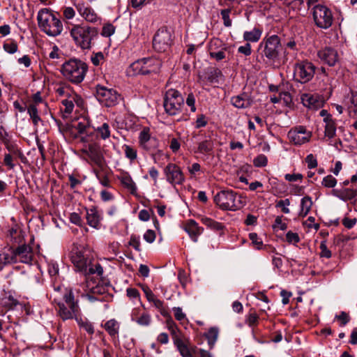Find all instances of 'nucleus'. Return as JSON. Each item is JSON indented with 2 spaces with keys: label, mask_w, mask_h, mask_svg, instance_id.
<instances>
[{
  "label": "nucleus",
  "mask_w": 357,
  "mask_h": 357,
  "mask_svg": "<svg viewBox=\"0 0 357 357\" xmlns=\"http://www.w3.org/2000/svg\"><path fill=\"white\" fill-rule=\"evenodd\" d=\"M96 94L98 100L108 107L116 105L121 100L120 93L116 90L100 84L96 86Z\"/></svg>",
  "instance_id": "11"
},
{
  "label": "nucleus",
  "mask_w": 357,
  "mask_h": 357,
  "mask_svg": "<svg viewBox=\"0 0 357 357\" xmlns=\"http://www.w3.org/2000/svg\"><path fill=\"white\" fill-rule=\"evenodd\" d=\"M75 7L79 14L87 22H95L98 20V15L94 10L84 2H78Z\"/></svg>",
  "instance_id": "19"
},
{
  "label": "nucleus",
  "mask_w": 357,
  "mask_h": 357,
  "mask_svg": "<svg viewBox=\"0 0 357 357\" xmlns=\"http://www.w3.org/2000/svg\"><path fill=\"white\" fill-rule=\"evenodd\" d=\"M0 255L2 259V261H3L5 265L16 263L18 261V259H16L15 249L12 248L11 247L4 249L2 252H0Z\"/></svg>",
  "instance_id": "28"
},
{
  "label": "nucleus",
  "mask_w": 357,
  "mask_h": 357,
  "mask_svg": "<svg viewBox=\"0 0 357 357\" xmlns=\"http://www.w3.org/2000/svg\"><path fill=\"white\" fill-rule=\"evenodd\" d=\"M69 258L77 272L83 273L85 276L97 274L101 276L103 269L99 263L93 264L92 258L82 246L73 245Z\"/></svg>",
  "instance_id": "1"
},
{
  "label": "nucleus",
  "mask_w": 357,
  "mask_h": 357,
  "mask_svg": "<svg viewBox=\"0 0 357 357\" xmlns=\"http://www.w3.org/2000/svg\"><path fill=\"white\" fill-rule=\"evenodd\" d=\"M238 52L245 56H250L252 53L250 44L249 43H247L245 45L240 46L238 48Z\"/></svg>",
  "instance_id": "64"
},
{
  "label": "nucleus",
  "mask_w": 357,
  "mask_h": 357,
  "mask_svg": "<svg viewBox=\"0 0 357 357\" xmlns=\"http://www.w3.org/2000/svg\"><path fill=\"white\" fill-rule=\"evenodd\" d=\"M93 172L102 185L105 187L110 186L109 178L106 174H102L101 172L97 169H93Z\"/></svg>",
  "instance_id": "48"
},
{
  "label": "nucleus",
  "mask_w": 357,
  "mask_h": 357,
  "mask_svg": "<svg viewBox=\"0 0 357 357\" xmlns=\"http://www.w3.org/2000/svg\"><path fill=\"white\" fill-rule=\"evenodd\" d=\"M118 179L120 181L122 185L126 188L132 195H135L137 192V186L130 175L125 171H122Z\"/></svg>",
  "instance_id": "22"
},
{
  "label": "nucleus",
  "mask_w": 357,
  "mask_h": 357,
  "mask_svg": "<svg viewBox=\"0 0 357 357\" xmlns=\"http://www.w3.org/2000/svg\"><path fill=\"white\" fill-rule=\"evenodd\" d=\"M125 155L127 158H128L130 161H133L137 158V151L132 146L129 145L125 144L123 146Z\"/></svg>",
  "instance_id": "46"
},
{
  "label": "nucleus",
  "mask_w": 357,
  "mask_h": 357,
  "mask_svg": "<svg viewBox=\"0 0 357 357\" xmlns=\"http://www.w3.org/2000/svg\"><path fill=\"white\" fill-rule=\"evenodd\" d=\"M86 155L101 169L104 165V158L101 153L100 147L96 144L89 145L87 149L84 150Z\"/></svg>",
  "instance_id": "17"
},
{
  "label": "nucleus",
  "mask_w": 357,
  "mask_h": 357,
  "mask_svg": "<svg viewBox=\"0 0 357 357\" xmlns=\"http://www.w3.org/2000/svg\"><path fill=\"white\" fill-rule=\"evenodd\" d=\"M268 160L266 155L264 154H260L257 155L253 160V164L255 167H265L267 165Z\"/></svg>",
  "instance_id": "53"
},
{
  "label": "nucleus",
  "mask_w": 357,
  "mask_h": 357,
  "mask_svg": "<svg viewBox=\"0 0 357 357\" xmlns=\"http://www.w3.org/2000/svg\"><path fill=\"white\" fill-rule=\"evenodd\" d=\"M202 222L204 225L215 231H222L225 227L222 223L207 217L202 218Z\"/></svg>",
  "instance_id": "35"
},
{
  "label": "nucleus",
  "mask_w": 357,
  "mask_h": 357,
  "mask_svg": "<svg viewBox=\"0 0 357 357\" xmlns=\"http://www.w3.org/2000/svg\"><path fill=\"white\" fill-rule=\"evenodd\" d=\"M153 138V137H152L150 135L149 128H144L139 135V143L140 146L146 144V142H147L150 139H152Z\"/></svg>",
  "instance_id": "43"
},
{
  "label": "nucleus",
  "mask_w": 357,
  "mask_h": 357,
  "mask_svg": "<svg viewBox=\"0 0 357 357\" xmlns=\"http://www.w3.org/2000/svg\"><path fill=\"white\" fill-rule=\"evenodd\" d=\"M280 40L276 35L265 37L259 43L258 52L261 57L270 61H275L279 56Z\"/></svg>",
  "instance_id": "7"
},
{
  "label": "nucleus",
  "mask_w": 357,
  "mask_h": 357,
  "mask_svg": "<svg viewBox=\"0 0 357 357\" xmlns=\"http://www.w3.org/2000/svg\"><path fill=\"white\" fill-rule=\"evenodd\" d=\"M144 239L149 243H153L155 239V231L151 229H148L144 234Z\"/></svg>",
  "instance_id": "63"
},
{
  "label": "nucleus",
  "mask_w": 357,
  "mask_h": 357,
  "mask_svg": "<svg viewBox=\"0 0 357 357\" xmlns=\"http://www.w3.org/2000/svg\"><path fill=\"white\" fill-rule=\"evenodd\" d=\"M166 180L172 185H182L185 181V176L177 165L169 163L164 169Z\"/></svg>",
  "instance_id": "14"
},
{
  "label": "nucleus",
  "mask_w": 357,
  "mask_h": 357,
  "mask_svg": "<svg viewBox=\"0 0 357 357\" xmlns=\"http://www.w3.org/2000/svg\"><path fill=\"white\" fill-rule=\"evenodd\" d=\"M252 99L250 96L243 93L231 98V103L238 109L248 108L252 105Z\"/></svg>",
  "instance_id": "23"
},
{
  "label": "nucleus",
  "mask_w": 357,
  "mask_h": 357,
  "mask_svg": "<svg viewBox=\"0 0 357 357\" xmlns=\"http://www.w3.org/2000/svg\"><path fill=\"white\" fill-rule=\"evenodd\" d=\"M322 185L326 188H333L337 184V180L331 175H328L323 178Z\"/></svg>",
  "instance_id": "54"
},
{
  "label": "nucleus",
  "mask_w": 357,
  "mask_h": 357,
  "mask_svg": "<svg viewBox=\"0 0 357 357\" xmlns=\"http://www.w3.org/2000/svg\"><path fill=\"white\" fill-rule=\"evenodd\" d=\"M161 66V62L156 58L148 57L138 59L131 63L127 70L130 76L149 75L157 73Z\"/></svg>",
  "instance_id": "5"
},
{
  "label": "nucleus",
  "mask_w": 357,
  "mask_h": 357,
  "mask_svg": "<svg viewBox=\"0 0 357 357\" xmlns=\"http://www.w3.org/2000/svg\"><path fill=\"white\" fill-rule=\"evenodd\" d=\"M287 241L289 243L296 244L299 242L300 238L297 233L292 232L291 231H288L286 234Z\"/></svg>",
  "instance_id": "59"
},
{
  "label": "nucleus",
  "mask_w": 357,
  "mask_h": 357,
  "mask_svg": "<svg viewBox=\"0 0 357 357\" xmlns=\"http://www.w3.org/2000/svg\"><path fill=\"white\" fill-rule=\"evenodd\" d=\"M334 195L339 199L347 202L357 196V190L351 188H342L334 190Z\"/></svg>",
  "instance_id": "26"
},
{
  "label": "nucleus",
  "mask_w": 357,
  "mask_h": 357,
  "mask_svg": "<svg viewBox=\"0 0 357 357\" xmlns=\"http://www.w3.org/2000/svg\"><path fill=\"white\" fill-rule=\"evenodd\" d=\"M228 47L227 46H222L218 50V52H211L210 56L217 61H222V59L226 58V52L227 51Z\"/></svg>",
  "instance_id": "44"
},
{
  "label": "nucleus",
  "mask_w": 357,
  "mask_h": 357,
  "mask_svg": "<svg viewBox=\"0 0 357 357\" xmlns=\"http://www.w3.org/2000/svg\"><path fill=\"white\" fill-rule=\"evenodd\" d=\"M129 245L137 251H140V238L139 236L132 235L130 238Z\"/></svg>",
  "instance_id": "58"
},
{
  "label": "nucleus",
  "mask_w": 357,
  "mask_h": 357,
  "mask_svg": "<svg viewBox=\"0 0 357 357\" xmlns=\"http://www.w3.org/2000/svg\"><path fill=\"white\" fill-rule=\"evenodd\" d=\"M88 70L87 65L79 59H70L66 61L61 68L63 75L72 83H81Z\"/></svg>",
  "instance_id": "4"
},
{
  "label": "nucleus",
  "mask_w": 357,
  "mask_h": 357,
  "mask_svg": "<svg viewBox=\"0 0 357 357\" xmlns=\"http://www.w3.org/2000/svg\"><path fill=\"white\" fill-rule=\"evenodd\" d=\"M312 17L315 25L320 29H327L333 24V13L326 6L315 5L312 8Z\"/></svg>",
  "instance_id": "10"
},
{
  "label": "nucleus",
  "mask_w": 357,
  "mask_h": 357,
  "mask_svg": "<svg viewBox=\"0 0 357 357\" xmlns=\"http://www.w3.org/2000/svg\"><path fill=\"white\" fill-rule=\"evenodd\" d=\"M75 319L79 327L85 330L88 333L93 334L94 333L93 325L86 319H83L82 318L78 317L77 316L75 317Z\"/></svg>",
  "instance_id": "40"
},
{
  "label": "nucleus",
  "mask_w": 357,
  "mask_h": 357,
  "mask_svg": "<svg viewBox=\"0 0 357 357\" xmlns=\"http://www.w3.org/2000/svg\"><path fill=\"white\" fill-rule=\"evenodd\" d=\"M304 106L310 109H318L323 106L324 100L317 94L303 93L301 97Z\"/></svg>",
  "instance_id": "20"
},
{
  "label": "nucleus",
  "mask_w": 357,
  "mask_h": 357,
  "mask_svg": "<svg viewBox=\"0 0 357 357\" xmlns=\"http://www.w3.org/2000/svg\"><path fill=\"white\" fill-rule=\"evenodd\" d=\"M288 138L295 145H301L310 141L312 132L307 130L305 127L298 126L291 128L288 134Z\"/></svg>",
  "instance_id": "15"
},
{
  "label": "nucleus",
  "mask_w": 357,
  "mask_h": 357,
  "mask_svg": "<svg viewBox=\"0 0 357 357\" xmlns=\"http://www.w3.org/2000/svg\"><path fill=\"white\" fill-rule=\"evenodd\" d=\"M259 316L255 312H250L245 319V323L250 327H254L258 324Z\"/></svg>",
  "instance_id": "50"
},
{
  "label": "nucleus",
  "mask_w": 357,
  "mask_h": 357,
  "mask_svg": "<svg viewBox=\"0 0 357 357\" xmlns=\"http://www.w3.org/2000/svg\"><path fill=\"white\" fill-rule=\"evenodd\" d=\"M320 60L330 66H333L338 61V54L335 50L331 47H325L317 53Z\"/></svg>",
  "instance_id": "18"
},
{
  "label": "nucleus",
  "mask_w": 357,
  "mask_h": 357,
  "mask_svg": "<svg viewBox=\"0 0 357 357\" xmlns=\"http://www.w3.org/2000/svg\"><path fill=\"white\" fill-rule=\"evenodd\" d=\"M70 34L75 41L76 45L83 50L90 49L91 41L98 34L95 27L85 24L73 25L70 31Z\"/></svg>",
  "instance_id": "3"
},
{
  "label": "nucleus",
  "mask_w": 357,
  "mask_h": 357,
  "mask_svg": "<svg viewBox=\"0 0 357 357\" xmlns=\"http://www.w3.org/2000/svg\"><path fill=\"white\" fill-rule=\"evenodd\" d=\"M290 205V201L289 199L279 200L276 204V207L281 208L284 213L288 214L290 213V210L288 206Z\"/></svg>",
  "instance_id": "51"
},
{
  "label": "nucleus",
  "mask_w": 357,
  "mask_h": 357,
  "mask_svg": "<svg viewBox=\"0 0 357 357\" xmlns=\"http://www.w3.org/2000/svg\"><path fill=\"white\" fill-rule=\"evenodd\" d=\"M231 10L230 9H223L221 10L220 14L222 16V19L223 20L224 25L227 27H229L231 26V20L229 17Z\"/></svg>",
  "instance_id": "55"
},
{
  "label": "nucleus",
  "mask_w": 357,
  "mask_h": 357,
  "mask_svg": "<svg viewBox=\"0 0 357 357\" xmlns=\"http://www.w3.org/2000/svg\"><path fill=\"white\" fill-rule=\"evenodd\" d=\"M132 321H136L139 325L146 326L151 323V316L149 314L144 313L138 318L132 317Z\"/></svg>",
  "instance_id": "47"
},
{
  "label": "nucleus",
  "mask_w": 357,
  "mask_h": 357,
  "mask_svg": "<svg viewBox=\"0 0 357 357\" xmlns=\"http://www.w3.org/2000/svg\"><path fill=\"white\" fill-rule=\"evenodd\" d=\"M97 137H99L102 139H107L110 137V128L108 123H104L102 126L95 128Z\"/></svg>",
  "instance_id": "34"
},
{
  "label": "nucleus",
  "mask_w": 357,
  "mask_h": 357,
  "mask_svg": "<svg viewBox=\"0 0 357 357\" xmlns=\"http://www.w3.org/2000/svg\"><path fill=\"white\" fill-rule=\"evenodd\" d=\"M283 101L285 104H288L291 101V97L289 92H280L278 96H273L271 98V101L273 103H278Z\"/></svg>",
  "instance_id": "37"
},
{
  "label": "nucleus",
  "mask_w": 357,
  "mask_h": 357,
  "mask_svg": "<svg viewBox=\"0 0 357 357\" xmlns=\"http://www.w3.org/2000/svg\"><path fill=\"white\" fill-rule=\"evenodd\" d=\"M73 127L77 130L82 142H89L90 137H91L95 132V128L91 126L89 119L84 116L79 118L77 123L75 124Z\"/></svg>",
  "instance_id": "16"
},
{
  "label": "nucleus",
  "mask_w": 357,
  "mask_h": 357,
  "mask_svg": "<svg viewBox=\"0 0 357 357\" xmlns=\"http://www.w3.org/2000/svg\"><path fill=\"white\" fill-rule=\"evenodd\" d=\"M86 218L89 226L96 229L98 228L100 222V217L96 207L86 209Z\"/></svg>",
  "instance_id": "25"
},
{
  "label": "nucleus",
  "mask_w": 357,
  "mask_h": 357,
  "mask_svg": "<svg viewBox=\"0 0 357 357\" xmlns=\"http://www.w3.org/2000/svg\"><path fill=\"white\" fill-rule=\"evenodd\" d=\"M17 45L15 42L5 43L3 45L4 50L9 54H14L17 51Z\"/></svg>",
  "instance_id": "60"
},
{
  "label": "nucleus",
  "mask_w": 357,
  "mask_h": 357,
  "mask_svg": "<svg viewBox=\"0 0 357 357\" xmlns=\"http://www.w3.org/2000/svg\"><path fill=\"white\" fill-rule=\"evenodd\" d=\"M210 347L212 348L217 341L218 337V329L215 327L211 328L205 334Z\"/></svg>",
  "instance_id": "39"
},
{
  "label": "nucleus",
  "mask_w": 357,
  "mask_h": 357,
  "mask_svg": "<svg viewBox=\"0 0 357 357\" xmlns=\"http://www.w3.org/2000/svg\"><path fill=\"white\" fill-rule=\"evenodd\" d=\"M347 107L350 113L354 112L357 114V91H351Z\"/></svg>",
  "instance_id": "42"
},
{
  "label": "nucleus",
  "mask_w": 357,
  "mask_h": 357,
  "mask_svg": "<svg viewBox=\"0 0 357 357\" xmlns=\"http://www.w3.org/2000/svg\"><path fill=\"white\" fill-rule=\"evenodd\" d=\"M65 303L59 302L56 310L63 320L75 318L79 311L77 301L75 300L73 290L71 289L63 295Z\"/></svg>",
  "instance_id": "6"
},
{
  "label": "nucleus",
  "mask_w": 357,
  "mask_h": 357,
  "mask_svg": "<svg viewBox=\"0 0 357 357\" xmlns=\"http://www.w3.org/2000/svg\"><path fill=\"white\" fill-rule=\"evenodd\" d=\"M27 112L34 126H38L41 121V119L38 114V110L36 104H29L26 108Z\"/></svg>",
  "instance_id": "32"
},
{
  "label": "nucleus",
  "mask_w": 357,
  "mask_h": 357,
  "mask_svg": "<svg viewBox=\"0 0 357 357\" xmlns=\"http://www.w3.org/2000/svg\"><path fill=\"white\" fill-rule=\"evenodd\" d=\"M312 202L311 197L306 196L304 197L301 202V211L299 215L301 217H305L311 209Z\"/></svg>",
  "instance_id": "31"
},
{
  "label": "nucleus",
  "mask_w": 357,
  "mask_h": 357,
  "mask_svg": "<svg viewBox=\"0 0 357 357\" xmlns=\"http://www.w3.org/2000/svg\"><path fill=\"white\" fill-rule=\"evenodd\" d=\"M197 149L200 153H210L213 149V142L210 139L204 140L199 143Z\"/></svg>",
  "instance_id": "38"
},
{
  "label": "nucleus",
  "mask_w": 357,
  "mask_h": 357,
  "mask_svg": "<svg viewBox=\"0 0 357 357\" xmlns=\"http://www.w3.org/2000/svg\"><path fill=\"white\" fill-rule=\"evenodd\" d=\"M174 344L183 357H192L194 349L188 347V344L180 338L174 340Z\"/></svg>",
  "instance_id": "27"
},
{
  "label": "nucleus",
  "mask_w": 357,
  "mask_h": 357,
  "mask_svg": "<svg viewBox=\"0 0 357 357\" xmlns=\"http://www.w3.org/2000/svg\"><path fill=\"white\" fill-rule=\"evenodd\" d=\"M105 60L104 54L102 52H98L91 56V62L94 66H99Z\"/></svg>",
  "instance_id": "57"
},
{
  "label": "nucleus",
  "mask_w": 357,
  "mask_h": 357,
  "mask_svg": "<svg viewBox=\"0 0 357 357\" xmlns=\"http://www.w3.org/2000/svg\"><path fill=\"white\" fill-rule=\"evenodd\" d=\"M185 230L195 242L197 241L198 236L203 231V229L199 227L198 224L193 220H190L187 222Z\"/></svg>",
  "instance_id": "24"
},
{
  "label": "nucleus",
  "mask_w": 357,
  "mask_h": 357,
  "mask_svg": "<svg viewBox=\"0 0 357 357\" xmlns=\"http://www.w3.org/2000/svg\"><path fill=\"white\" fill-rule=\"evenodd\" d=\"M104 328L111 337L114 338L118 337L120 326L115 319L107 321L105 324Z\"/></svg>",
  "instance_id": "29"
},
{
  "label": "nucleus",
  "mask_w": 357,
  "mask_h": 357,
  "mask_svg": "<svg viewBox=\"0 0 357 357\" xmlns=\"http://www.w3.org/2000/svg\"><path fill=\"white\" fill-rule=\"evenodd\" d=\"M172 41L171 32L166 28H161L154 36L153 46L158 52H165L169 48Z\"/></svg>",
  "instance_id": "13"
},
{
  "label": "nucleus",
  "mask_w": 357,
  "mask_h": 357,
  "mask_svg": "<svg viewBox=\"0 0 357 357\" xmlns=\"http://www.w3.org/2000/svg\"><path fill=\"white\" fill-rule=\"evenodd\" d=\"M159 145V142L158 139L154 137L152 139L149 140L146 144L141 146L142 149L147 151L148 152L151 153L153 151H155L156 149H158Z\"/></svg>",
  "instance_id": "45"
},
{
  "label": "nucleus",
  "mask_w": 357,
  "mask_h": 357,
  "mask_svg": "<svg viewBox=\"0 0 357 357\" xmlns=\"http://www.w3.org/2000/svg\"><path fill=\"white\" fill-rule=\"evenodd\" d=\"M262 31L258 28H254L250 31H245L243 33V39L248 43H256L257 42L261 36Z\"/></svg>",
  "instance_id": "30"
},
{
  "label": "nucleus",
  "mask_w": 357,
  "mask_h": 357,
  "mask_svg": "<svg viewBox=\"0 0 357 357\" xmlns=\"http://www.w3.org/2000/svg\"><path fill=\"white\" fill-rule=\"evenodd\" d=\"M222 46H226V45L224 44L222 40H220L218 38L213 39L211 41L210 45H209V54L211 52H218L219 49L220 47H222Z\"/></svg>",
  "instance_id": "49"
},
{
  "label": "nucleus",
  "mask_w": 357,
  "mask_h": 357,
  "mask_svg": "<svg viewBox=\"0 0 357 357\" xmlns=\"http://www.w3.org/2000/svg\"><path fill=\"white\" fill-rule=\"evenodd\" d=\"M88 276L89 275L85 276L86 277L85 281L80 284V287L82 288V289L83 291V294H84V295H86L89 292H91L93 294L99 293L100 287L98 286H96V287L91 286V281H89Z\"/></svg>",
  "instance_id": "36"
},
{
  "label": "nucleus",
  "mask_w": 357,
  "mask_h": 357,
  "mask_svg": "<svg viewBox=\"0 0 357 357\" xmlns=\"http://www.w3.org/2000/svg\"><path fill=\"white\" fill-rule=\"evenodd\" d=\"M184 99L178 91L170 89L166 92L164 107L169 115L178 114L181 111Z\"/></svg>",
  "instance_id": "9"
},
{
  "label": "nucleus",
  "mask_w": 357,
  "mask_h": 357,
  "mask_svg": "<svg viewBox=\"0 0 357 357\" xmlns=\"http://www.w3.org/2000/svg\"><path fill=\"white\" fill-rule=\"evenodd\" d=\"M40 29L49 36L56 37L63 31V24L59 15L49 8L40 9L37 15Z\"/></svg>",
  "instance_id": "2"
},
{
  "label": "nucleus",
  "mask_w": 357,
  "mask_h": 357,
  "mask_svg": "<svg viewBox=\"0 0 357 357\" xmlns=\"http://www.w3.org/2000/svg\"><path fill=\"white\" fill-rule=\"evenodd\" d=\"M315 69V66L308 61L298 63L294 67V78L302 84L307 83L313 78Z\"/></svg>",
  "instance_id": "12"
},
{
  "label": "nucleus",
  "mask_w": 357,
  "mask_h": 357,
  "mask_svg": "<svg viewBox=\"0 0 357 357\" xmlns=\"http://www.w3.org/2000/svg\"><path fill=\"white\" fill-rule=\"evenodd\" d=\"M305 162L309 169H313L317 166V160L312 154L307 155L305 158Z\"/></svg>",
  "instance_id": "61"
},
{
  "label": "nucleus",
  "mask_w": 357,
  "mask_h": 357,
  "mask_svg": "<svg viewBox=\"0 0 357 357\" xmlns=\"http://www.w3.org/2000/svg\"><path fill=\"white\" fill-rule=\"evenodd\" d=\"M114 26L111 24H107L103 26L101 34L105 37H109L114 33Z\"/></svg>",
  "instance_id": "56"
},
{
  "label": "nucleus",
  "mask_w": 357,
  "mask_h": 357,
  "mask_svg": "<svg viewBox=\"0 0 357 357\" xmlns=\"http://www.w3.org/2000/svg\"><path fill=\"white\" fill-rule=\"evenodd\" d=\"M325 126L324 135L329 139L333 138L336 135V125L333 119H328Z\"/></svg>",
  "instance_id": "33"
},
{
  "label": "nucleus",
  "mask_w": 357,
  "mask_h": 357,
  "mask_svg": "<svg viewBox=\"0 0 357 357\" xmlns=\"http://www.w3.org/2000/svg\"><path fill=\"white\" fill-rule=\"evenodd\" d=\"M16 254V259L22 263H30L32 261L33 254L31 248L27 245H20L17 249L15 250Z\"/></svg>",
  "instance_id": "21"
},
{
  "label": "nucleus",
  "mask_w": 357,
  "mask_h": 357,
  "mask_svg": "<svg viewBox=\"0 0 357 357\" xmlns=\"http://www.w3.org/2000/svg\"><path fill=\"white\" fill-rule=\"evenodd\" d=\"M63 107L61 112H63V117L67 118L73 111L74 103L72 100L65 99L62 100Z\"/></svg>",
  "instance_id": "41"
},
{
  "label": "nucleus",
  "mask_w": 357,
  "mask_h": 357,
  "mask_svg": "<svg viewBox=\"0 0 357 357\" xmlns=\"http://www.w3.org/2000/svg\"><path fill=\"white\" fill-rule=\"evenodd\" d=\"M249 238L251 240L252 245L256 248V249L260 250L262 248V240L258 237L256 233H250L249 234Z\"/></svg>",
  "instance_id": "52"
},
{
  "label": "nucleus",
  "mask_w": 357,
  "mask_h": 357,
  "mask_svg": "<svg viewBox=\"0 0 357 357\" xmlns=\"http://www.w3.org/2000/svg\"><path fill=\"white\" fill-rule=\"evenodd\" d=\"M186 104L190 108L191 112H195L196 111L195 98L192 93L188 94L186 99Z\"/></svg>",
  "instance_id": "62"
},
{
  "label": "nucleus",
  "mask_w": 357,
  "mask_h": 357,
  "mask_svg": "<svg viewBox=\"0 0 357 357\" xmlns=\"http://www.w3.org/2000/svg\"><path fill=\"white\" fill-rule=\"evenodd\" d=\"M214 201L222 210L236 211L242 206L237 193L231 190H221L215 196Z\"/></svg>",
  "instance_id": "8"
}]
</instances>
